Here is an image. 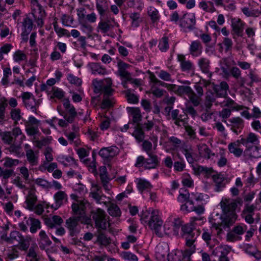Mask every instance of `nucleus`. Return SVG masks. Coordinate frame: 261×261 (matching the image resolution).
<instances>
[{"instance_id":"obj_1","label":"nucleus","mask_w":261,"mask_h":261,"mask_svg":"<svg viewBox=\"0 0 261 261\" xmlns=\"http://www.w3.org/2000/svg\"><path fill=\"white\" fill-rule=\"evenodd\" d=\"M89 205L85 199L77 200L72 205V209L74 214L79 215L77 217H71L66 221L67 228L69 229L71 235L73 236L77 230V226L80 218L85 214V210Z\"/></svg>"},{"instance_id":"obj_2","label":"nucleus","mask_w":261,"mask_h":261,"mask_svg":"<svg viewBox=\"0 0 261 261\" xmlns=\"http://www.w3.org/2000/svg\"><path fill=\"white\" fill-rule=\"evenodd\" d=\"M161 213L158 210H153L150 213L147 212L143 214L141 219L147 224L149 228L153 230L158 236L162 237L164 235L162 231L163 221L161 218Z\"/></svg>"},{"instance_id":"obj_3","label":"nucleus","mask_w":261,"mask_h":261,"mask_svg":"<svg viewBox=\"0 0 261 261\" xmlns=\"http://www.w3.org/2000/svg\"><path fill=\"white\" fill-rule=\"evenodd\" d=\"M149 79V84L150 86V92L156 97H162L165 92L163 89L159 88L158 86L165 87L170 90H176L177 86L175 85L168 84L160 81L153 73H150Z\"/></svg>"},{"instance_id":"obj_4","label":"nucleus","mask_w":261,"mask_h":261,"mask_svg":"<svg viewBox=\"0 0 261 261\" xmlns=\"http://www.w3.org/2000/svg\"><path fill=\"white\" fill-rule=\"evenodd\" d=\"M222 209L224 213L223 222L226 225H232L237 219L235 210L237 207L236 202L232 200L225 199L221 202Z\"/></svg>"},{"instance_id":"obj_5","label":"nucleus","mask_w":261,"mask_h":261,"mask_svg":"<svg viewBox=\"0 0 261 261\" xmlns=\"http://www.w3.org/2000/svg\"><path fill=\"white\" fill-rule=\"evenodd\" d=\"M182 223L183 222L180 218L175 215H170L164 225V233L178 235Z\"/></svg>"},{"instance_id":"obj_6","label":"nucleus","mask_w":261,"mask_h":261,"mask_svg":"<svg viewBox=\"0 0 261 261\" xmlns=\"http://www.w3.org/2000/svg\"><path fill=\"white\" fill-rule=\"evenodd\" d=\"M199 220L196 218H190V222L181 227V230L184 233V237L186 239V245L189 247H195L193 245L197 236V234H195L193 232L194 225L195 221Z\"/></svg>"},{"instance_id":"obj_7","label":"nucleus","mask_w":261,"mask_h":261,"mask_svg":"<svg viewBox=\"0 0 261 261\" xmlns=\"http://www.w3.org/2000/svg\"><path fill=\"white\" fill-rule=\"evenodd\" d=\"M92 84L95 93H103V95L113 93L114 90L112 88V81L110 78L99 81L94 80Z\"/></svg>"},{"instance_id":"obj_8","label":"nucleus","mask_w":261,"mask_h":261,"mask_svg":"<svg viewBox=\"0 0 261 261\" xmlns=\"http://www.w3.org/2000/svg\"><path fill=\"white\" fill-rule=\"evenodd\" d=\"M91 213L96 228L105 230L109 227L110 223L103 210L97 208L95 211H93Z\"/></svg>"},{"instance_id":"obj_9","label":"nucleus","mask_w":261,"mask_h":261,"mask_svg":"<svg viewBox=\"0 0 261 261\" xmlns=\"http://www.w3.org/2000/svg\"><path fill=\"white\" fill-rule=\"evenodd\" d=\"M32 14L33 16L35 22L38 27L43 25V18L45 16V12L42 6L39 4L37 0H31Z\"/></svg>"},{"instance_id":"obj_10","label":"nucleus","mask_w":261,"mask_h":261,"mask_svg":"<svg viewBox=\"0 0 261 261\" xmlns=\"http://www.w3.org/2000/svg\"><path fill=\"white\" fill-rule=\"evenodd\" d=\"M89 196L94 199L98 204L106 205L110 201L109 198L102 194L101 186L96 182H91V187Z\"/></svg>"},{"instance_id":"obj_11","label":"nucleus","mask_w":261,"mask_h":261,"mask_svg":"<svg viewBox=\"0 0 261 261\" xmlns=\"http://www.w3.org/2000/svg\"><path fill=\"white\" fill-rule=\"evenodd\" d=\"M118 74L120 76L126 79V80H129L130 84L135 87H139L141 85L142 80L140 79H133L131 74L126 70L128 67V65L123 61L118 62Z\"/></svg>"},{"instance_id":"obj_12","label":"nucleus","mask_w":261,"mask_h":261,"mask_svg":"<svg viewBox=\"0 0 261 261\" xmlns=\"http://www.w3.org/2000/svg\"><path fill=\"white\" fill-rule=\"evenodd\" d=\"M64 110L60 112L64 119H67L68 122L73 123L77 117V113L74 107L72 105L68 99L65 100L63 102Z\"/></svg>"},{"instance_id":"obj_13","label":"nucleus","mask_w":261,"mask_h":261,"mask_svg":"<svg viewBox=\"0 0 261 261\" xmlns=\"http://www.w3.org/2000/svg\"><path fill=\"white\" fill-rule=\"evenodd\" d=\"M195 247H189L184 251L176 250L170 253L168 261H182L184 259H189V257L195 252Z\"/></svg>"},{"instance_id":"obj_14","label":"nucleus","mask_w":261,"mask_h":261,"mask_svg":"<svg viewBox=\"0 0 261 261\" xmlns=\"http://www.w3.org/2000/svg\"><path fill=\"white\" fill-rule=\"evenodd\" d=\"M20 97L22 100V102L25 107L31 110L32 112L37 113V102L36 100L31 92H23L21 93Z\"/></svg>"},{"instance_id":"obj_15","label":"nucleus","mask_w":261,"mask_h":261,"mask_svg":"<svg viewBox=\"0 0 261 261\" xmlns=\"http://www.w3.org/2000/svg\"><path fill=\"white\" fill-rule=\"evenodd\" d=\"M176 90L180 92L185 94L190 102L194 106H198L200 103V96L197 95L190 87L188 86H177Z\"/></svg>"},{"instance_id":"obj_16","label":"nucleus","mask_w":261,"mask_h":261,"mask_svg":"<svg viewBox=\"0 0 261 261\" xmlns=\"http://www.w3.org/2000/svg\"><path fill=\"white\" fill-rule=\"evenodd\" d=\"M23 194L25 195V208L33 211L37 200L36 190L31 187L29 189H26Z\"/></svg>"},{"instance_id":"obj_17","label":"nucleus","mask_w":261,"mask_h":261,"mask_svg":"<svg viewBox=\"0 0 261 261\" xmlns=\"http://www.w3.org/2000/svg\"><path fill=\"white\" fill-rule=\"evenodd\" d=\"M244 24V22L239 18H233L231 19L232 35L234 39L243 36Z\"/></svg>"},{"instance_id":"obj_18","label":"nucleus","mask_w":261,"mask_h":261,"mask_svg":"<svg viewBox=\"0 0 261 261\" xmlns=\"http://www.w3.org/2000/svg\"><path fill=\"white\" fill-rule=\"evenodd\" d=\"M169 247L165 242L159 243L155 247V256L159 260H164L166 257L168 258L169 255Z\"/></svg>"},{"instance_id":"obj_19","label":"nucleus","mask_w":261,"mask_h":261,"mask_svg":"<svg viewBox=\"0 0 261 261\" xmlns=\"http://www.w3.org/2000/svg\"><path fill=\"white\" fill-rule=\"evenodd\" d=\"M119 153V149L116 146L103 147L99 151V155L105 160H111Z\"/></svg>"},{"instance_id":"obj_20","label":"nucleus","mask_w":261,"mask_h":261,"mask_svg":"<svg viewBox=\"0 0 261 261\" xmlns=\"http://www.w3.org/2000/svg\"><path fill=\"white\" fill-rule=\"evenodd\" d=\"M42 90L45 91L47 94L50 96V99L57 98L61 99L65 96V92L61 89L57 87H47L46 86L41 87Z\"/></svg>"},{"instance_id":"obj_21","label":"nucleus","mask_w":261,"mask_h":261,"mask_svg":"<svg viewBox=\"0 0 261 261\" xmlns=\"http://www.w3.org/2000/svg\"><path fill=\"white\" fill-rule=\"evenodd\" d=\"M196 19L194 13H186L180 19V25L184 28L192 30L195 24Z\"/></svg>"},{"instance_id":"obj_22","label":"nucleus","mask_w":261,"mask_h":261,"mask_svg":"<svg viewBox=\"0 0 261 261\" xmlns=\"http://www.w3.org/2000/svg\"><path fill=\"white\" fill-rule=\"evenodd\" d=\"M242 143L240 140H238L228 145L229 152L233 154L235 157H240L243 153V148L242 147Z\"/></svg>"},{"instance_id":"obj_23","label":"nucleus","mask_w":261,"mask_h":261,"mask_svg":"<svg viewBox=\"0 0 261 261\" xmlns=\"http://www.w3.org/2000/svg\"><path fill=\"white\" fill-rule=\"evenodd\" d=\"M24 148L26 152V156L29 164L32 166H36L38 163V151H34L31 148L30 146L25 144Z\"/></svg>"},{"instance_id":"obj_24","label":"nucleus","mask_w":261,"mask_h":261,"mask_svg":"<svg viewBox=\"0 0 261 261\" xmlns=\"http://www.w3.org/2000/svg\"><path fill=\"white\" fill-rule=\"evenodd\" d=\"M22 32L21 37L22 39L27 41L28 36L32 30L33 27V23L32 19L28 17L23 18L22 21Z\"/></svg>"},{"instance_id":"obj_25","label":"nucleus","mask_w":261,"mask_h":261,"mask_svg":"<svg viewBox=\"0 0 261 261\" xmlns=\"http://www.w3.org/2000/svg\"><path fill=\"white\" fill-rule=\"evenodd\" d=\"M241 141L246 148L250 147V144L254 146L258 145L259 143V137L253 133H249L245 138H241Z\"/></svg>"},{"instance_id":"obj_26","label":"nucleus","mask_w":261,"mask_h":261,"mask_svg":"<svg viewBox=\"0 0 261 261\" xmlns=\"http://www.w3.org/2000/svg\"><path fill=\"white\" fill-rule=\"evenodd\" d=\"M54 198L55 201V206H52L55 210L58 209L61 205L67 202L68 196L65 192L59 191L54 195Z\"/></svg>"},{"instance_id":"obj_27","label":"nucleus","mask_w":261,"mask_h":261,"mask_svg":"<svg viewBox=\"0 0 261 261\" xmlns=\"http://www.w3.org/2000/svg\"><path fill=\"white\" fill-rule=\"evenodd\" d=\"M202 52V46L198 40L191 42L189 47V54L194 57H197L201 55Z\"/></svg>"},{"instance_id":"obj_28","label":"nucleus","mask_w":261,"mask_h":261,"mask_svg":"<svg viewBox=\"0 0 261 261\" xmlns=\"http://www.w3.org/2000/svg\"><path fill=\"white\" fill-rule=\"evenodd\" d=\"M177 60L180 62L182 71L189 72L194 70V67L193 63L189 60H186L185 56L183 55H178Z\"/></svg>"},{"instance_id":"obj_29","label":"nucleus","mask_w":261,"mask_h":261,"mask_svg":"<svg viewBox=\"0 0 261 261\" xmlns=\"http://www.w3.org/2000/svg\"><path fill=\"white\" fill-rule=\"evenodd\" d=\"M88 66L93 74L105 75L108 73L106 68L100 63L92 62L89 63Z\"/></svg>"},{"instance_id":"obj_30","label":"nucleus","mask_w":261,"mask_h":261,"mask_svg":"<svg viewBox=\"0 0 261 261\" xmlns=\"http://www.w3.org/2000/svg\"><path fill=\"white\" fill-rule=\"evenodd\" d=\"M38 236V241L40 249H44L46 247L51 245V241L49 240L44 230H40Z\"/></svg>"},{"instance_id":"obj_31","label":"nucleus","mask_w":261,"mask_h":261,"mask_svg":"<svg viewBox=\"0 0 261 261\" xmlns=\"http://www.w3.org/2000/svg\"><path fill=\"white\" fill-rule=\"evenodd\" d=\"M115 100L113 97V94H105L100 103V108L101 109H108L113 107Z\"/></svg>"},{"instance_id":"obj_32","label":"nucleus","mask_w":261,"mask_h":261,"mask_svg":"<svg viewBox=\"0 0 261 261\" xmlns=\"http://www.w3.org/2000/svg\"><path fill=\"white\" fill-rule=\"evenodd\" d=\"M230 122L232 124L231 129L237 135L241 132L244 127V121L240 117L232 118Z\"/></svg>"},{"instance_id":"obj_33","label":"nucleus","mask_w":261,"mask_h":261,"mask_svg":"<svg viewBox=\"0 0 261 261\" xmlns=\"http://www.w3.org/2000/svg\"><path fill=\"white\" fill-rule=\"evenodd\" d=\"M97 119L99 122V127L100 130L105 131L109 128L111 122L110 117L106 116L105 114L99 113Z\"/></svg>"},{"instance_id":"obj_34","label":"nucleus","mask_w":261,"mask_h":261,"mask_svg":"<svg viewBox=\"0 0 261 261\" xmlns=\"http://www.w3.org/2000/svg\"><path fill=\"white\" fill-rule=\"evenodd\" d=\"M181 211L183 212H195L198 214H203L204 212V207L202 204L195 206L190 205L189 206L187 204H182L180 206Z\"/></svg>"},{"instance_id":"obj_35","label":"nucleus","mask_w":261,"mask_h":261,"mask_svg":"<svg viewBox=\"0 0 261 261\" xmlns=\"http://www.w3.org/2000/svg\"><path fill=\"white\" fill-rule=\"evenodd\" d=\"M245 153L251 158H258L261 157V146L258 145L251 146L245 150Z\"/></svg>"},{"instance_id":"obj_36","label":"nucleus","mask_w":261,"mask_h":261,"mask_svg":"<svg viewBox=\"0 0 261 261\" xmlns=\"http://www.w3.org/2000/svg\"><path fill=\"white\" fill-rule=\"evenodd\" d=\"M198 153L200 156L209 159L215 156V153L212 152L210 148L204 144L199 145L198 147Z\"/></svg>"},{"instance_id":"obj_37","label":"nucleus","mask_w":261,"mask_h":261,"mask_svg":"<svg viewBox=\"0 0 261 261\" xmlns=\"http://www.w3.org/2000/svg\"><path fill=\"white\" fill-rule=\"evenodd\" d=\"M65 135L70 144L75 146H78L80 145L81 140L79 138V134L76 130L66 133Z\"/></svg>"},{"instance_id":"obj_38","label":"nucleus","mask_w":261,"mask_h":261,"mask_svg":"<svg viewBox=\"0 0 261 261\" xmlns=\"http://www.w3.org/2000/svg\"><path fill=\"white\" fill-rule=\"evenodd\" d=\"M52 24L54 26V30L59 37H62L63 36L69 37L70 36L69 31L59 27L58 23L57 18L55 17L54 18Z\"/></svg>"},{"instance_id":"obj_39","label":"nucleus","mask_w":261,"mask_h":261,"mask_svg":"<svg viewBox=\"0 0 261 261\" xmlns=\"http://www.w3.org/2000/svg\"><path fill=\"white\" fill-rule=\"evenodd\" d=\"M228 89L229 86L227 83L225 82H222L219 86L215 88V91L217 97L225 98L227 96V90Z\"/></svg>"},{"instance_id":"obj_40","label":"nucleus","mask_w":261,"mask_h":261,"mask_svg":"<svg viewBox=\"0 0 261 261\" xmlns=\"http://www.w3.org/2000/svg\"><path fill=\"white\" fill-rule=\"evenodd\" d=\"M149 158L146 159L145 169L155 168L159 164L158 156L152 154H148Z\"/></svg>"},{"instance_id":"obj_41","label":"nucleus","mask_w":261,"mask_h":261,"mask_svg":"<svg viewBox=\"0 0 261 261\" xmlns=\"http://www.w3.org/2000/svg\"><path fill=\"white\" fill-rule=\"evenodd\" d=\"M193 170L195 174L197 175H203L204 176L207 177H209L212 173V169L211 168H208L200 165L194 166Z\"/></svg>"},{"instance_id":"obj_42","label":"nucleus","mask_w":261,"mask_h":261,"mask_svg":"<svg viewBox=\"0 0 261 261\" xmlns=\"http://www.w3.org/2000/svg\"><path fill=\"white\" fill-rule=\"evenodd\" d=\"M129 17L131 20V27L134 29L139 27L142 21L140 13L139 12H134L129 13Z\"/></svg>"},{"instance_id":"obj_43","label":"nucleus","mask_w":261,"mask_h":261,"mask_svg":"<svg viewBox=\"0 0 261 261\" xmlns=\"http://www.w3.org/2000/svg\"><path fill=\"white\" fill-rule=\"evenodd\" d=\"M22 238V234L18 231L13 230L11 231L7 238L6 242L12 244L16 242L19 243L21 241Z\"/></svg>"},{"instance_id":"obj_44","label":"nucleus","mask_w":261,"mask_h":261,"mask_svg":"<svg viewBox=\"0 0 261 261\" xmlns=\"http://www.w3.org/2000/svg\"><path fill=\"white\" fill-rule=\"evenodd\" d=\"M191 194H189L188 190L185 188L180 189L179 190V195L177 197V201L180 203H184L185 204H187V205L190 206L188 201L190 199Z\"/></svg>"},{"instance_id":"obj_45","label":"nucleus","mask_w":261,"mask_h":261,"mask_svg":"<svg viewBox=\"0 0 261 261\" xmlns=\"http://www.w3.org/2000/svg\"><path fill=\"white\" fill-rule=\"evenodd\" d=\"M198 64L202 71L208 73V76L211 77L212 73H210V62L209 60L204 58H201L198 60Z\"/></svg>"},{"instance_id":"obj_46","label":"nucleus","mask_w":261,"mask_h":261,"mask_svg":"<svg viewBox=\"0 0 261 261\" xmlns=\"http://www.w3.org/2000/svg\"><path fill=\"white\" fill-rule=\"evenodd\" d=\"M137 186L138 190L141 192L144 191H150L152 188V186L149 181L142 178L138 179Z\"/></svg>"},{"instance_id":"obj_47","label":"nucleus","mask_w":261,"mask_h":261,"mask_svg":"<svg viewBox=\"0 0 261 261\" xmlns=\"http://www.w3.org/2000/svg\"><path fill=\"white\" fill-rule=\"evenodd\" d=\"M8 106V99L4 96L0 97V123L5 120L6 109Z\"/></svg>"},{"instance_id":"obj_48","label":"nucleus","mask_w":261,"mask_h":261,"mask_svg":"<svg viewBox=\"0 0 261 261\" xmlns=\"http://www.w3.org/2000/svg\"><path fill=\"white\" fill-rule=\"evenodd\" d=\"M205 197L208 198L207 195L200 193H192L190 196V199L188 201V203L189 205H194V201L202 202L204 200Z\"/></svg>"},{"instance_id":"obj_49","label":"nucleus","mask_w":261,"mask_h":261,"mask_svg":"<svg viewBox=\"0 0 261 261\" xmlns=\"http://www.w3.org/2000/svg\"><path fill=\"white\" fill-rule=\"evenodd\" d=\"M230 251V248L227 245H220L215 248L213 253L219 256H227Z\"/></svg>"},{"instance_id":"obj_50","label":"nucleus","mask_w":261,"mask_h":261,"mask_svg":"<svg viewBox=\"0 0 261 261\" xmlns=\"http://www.w3.org/2000/svg\"><path fill=\"white\" fill-rule=\"evenodd\" d=\"M14 171L11 169H4L0 167V177L2 178V182L4 185L7 184L8 179L12 176Z\"/></svg>"},{"instance_id":"obj_51","label":"nucleus","mask_w":261,"mask_h":261,"mask_svg":"<svg viewBox=\"0 0 261 261\" xmlns=\"http://www.w3.org/2000/svg\"><path fill=\"white\" fill-rule=\"evenodd\" d=\"M13 60L14 62L20 64L27 61V56L23 50L17 49L13 54Z\"/></svg>"},{"instance_id":"obj_52","label":"nucleus","mask_w":261,"mask_h":261,"mask_svg":"<svg viewBox=\"0 0 261 261\" xmlns=\"http://www.w3.org/2000/svg\"><path fill=\"white\" fill-rule=\"evenodd\" d=\"M147 14L153 23L159 21L160 15L159 11L154 7L150 6L148 8Z\"/></svg>"},{"instance_id":"obj_53","label":"nucleus","mask_w":261,"mask_h":261,"mask_svg":"<svg viewBox=\"0 0 261 261\" xmlns=\"http://www.w3.org/2000/svg\"><path fill=\"white\" fill-rule=\"evenodd\" d=\"M27 259L28 261H43L42 256L37 253L32 247L29 249L27 254Z\"/></svg>"},{"instance_id":"obj_54","label":"nucleus","mask_w":261,"mask_h":261,"mask_svg":"<svg viewBox=\"0 0 261 261\" xmlns=\"http://www.w3.org/2000/svg\"><path fill=\"white\" fill-rule=\"evenodd\" d=\"M29 220L30 221V231L31 233H35L38 230L41 228V223L39 220L30 217Z\"/></svg>"},{"instance_id":"obj_55","label":"nucleus","mask_w":261,"mask_h":261,"mask_svg":"<svg viewBox=\"0 0 261 261\" xmlns=\"http://www.w3.org/2000/svg\"><path fill=\"white\" fill-rule=\"evenodd\" d=\"M32 241V238L31 237V236L27 235L24 237L22 235L21 241H20L18 243L20 246V248L22 250H27L29 249V246L30 245V243Z\"/></svg>"},{"instance_id":"obj_56","label":"nucleus","mask_w":261,"mask_h":261,"mask_svg":"<svg viewBox=\"0 0 261 261\" xmlns=\"http://www.w3.org/2000/svg\"><path fill=\"white\" fill-rule=\"evenodd\" d=\"M213 178L215 184V191L216 192L221 191L225 187L224 179L216 175L213 176Z\"/></svg>"},{"instance_id":"obj_57","label":"nucleus","mask_w":261,"mask_h":261,"mask_svg":"<svg viewBox=\"0 0 261 261\" xmlns=\"http://www.w3.org/2000/svg\"><path fill=\"white\" fill-rule=\"evenodd\" d=\"M127 109L133 118V122L135 123L139 122L141 119L140 109L138 108H127Z\"/></svg>"},{"instance_id":"obj_58","label":"nucleus","mask_w":261,"mask_h":261,"mask_svg":"<svg viewBox=\"0 0 261 261\" xmlns=\"http://www.w3.org/2000/svg\"><path fill=\"white\" fill-rule=\"evenodd\" d=\"M158 48L161 52L165 53L169 48V38L167 36H163L159 40Z\"/></svg>"},{"instance_id":"obj_59","label":"nucleus","mask_w":261,"mask_h":261,"mask_svg":"<svg viewBox=\"0 0 261 261\" xmlns=\"http://www.w3.org/2000/svg\"><path fill=\"white\" fill-rule=\"evenodd\" d=\"M199 7L206 12H213L215 11L213 2L201 1L199 3Z\"/></svg>"},{"instance_id":"obj_60","label":"nucleus","mask_w":261,"mask_h":261,"mask_svg":"<svg viewBox=\"0 0 261 261\" xmlns=\"http://www.w3.org/2000/svg\"><path fill=\"white\" fill-rule=\"evenodd\" d=\"M58 160L65 166H68L74 163V159L70 156L60 155L58 157Z\"/></svg>"},{"instance_id":"obj_61","label":"nucleus","mask_w":261,"mask_h":261,"mask_svg":"<svg viewBox=\"0 0 261 261\" xmlns=\"http://www.w3.org/2000/svg\"><path fill=\"white\" fill-rule=\"evenodd\" d=\"M156 73L160 79L164 81L170 82H173L174 81V80L172 77V74L166 70H161L156 72Z\"/></svg>"},{"instance_id":"obj_62","label":"nucleus","mask_w":261,"mask_h":261,"mask_svg":"<svg viewBox=\"0 0 261 261\" xmlns=\"http://www.w3.org/2000/svg\"><path fill=\"white\" fill-rule=\"evenodd\" d=\"M96 6L99 13L102 15L108 9L107 0H97Z\"/></svg>"},{"instance_id":"obj_63","label":"nucleus","mask_w":261,"mask_h":261,"mask_svg":"<svg viewBox=\"0 0 261 261\" xmlns=\"http://www.w3.org/2000/svg\"><path fill=\"white\" fill-rule=\"evenodd\" d=\"M120 256L126 261H138L137 256L130 251L122 252Z\"/></svg>"},{"instance_id":"obj_64","label":"nucleus","mask_w":261,"mask_h":261,"mask_svg":"<svg viewBox=\"0 0 261 261\" xmlns=\"http://www.w3.org/2000/svg\"><path fill=\"white\" fill-rule=\"evenodd\" d=\"M10 115L11 119L15 123H17L22 118L21 110L18 108L12 109L10 112Z\"/></svg>"}]
</instances>
